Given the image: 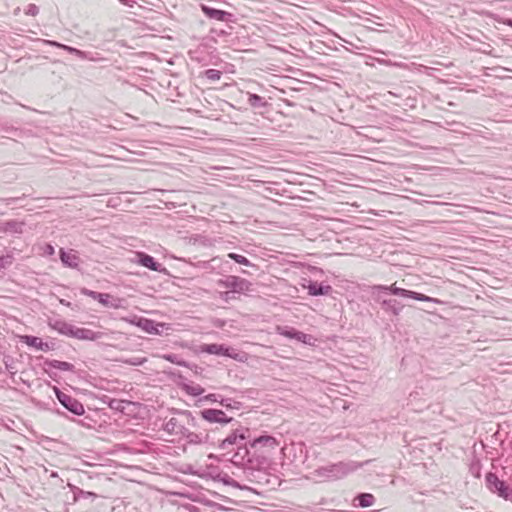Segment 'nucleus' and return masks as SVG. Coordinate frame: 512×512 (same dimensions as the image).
Wrapping results in <instances>:
<instances>
[{
    "mask_svg": "<svg viewBox=\"0 0 512 512\" xmlns=\"http://www.w3.org/2000/svg\"><path fill=\"white\" fill-rule=\"evenodd\" d=\"M45 366H48L50 368L58 369L61 371H74V365L66 362V361H60V360H46L44 362Z\"/></svg>",
    "mask_w": 512,
    "mask_h": 512,
    "instance_id": "25",
    "label": "nucleus"
},
{
    "mask_svg": "<svg viewBox=\"0 0 512 512\" xmlns=\"http://www.w3.org/2000/svg\"><path fill=\"white\" fill-rule=\"evenodd\" d=\"M503 23H504L505 25H507V26L512 27V19H505V20L503 21Z\"/></svg>",
    "mask_w": 512,
    "mask_h": 512,
    "instance_id": "44",
    "label": "nucleus"
},
{
    "mask_svg": "<svg viewBox=\"0 0 512 512\" xmlns=\"http://www.w3.org/2000/svg\"><path fill=\"white\" fill-rule=\"evenodd\" d=\"M183 390L190 396H200L204 393V388L199 384H184Z\"/></svg>",
    "mask_w": 512,
    "mask_h": 512,
    "instance_id": "28",
    "label": "nucleus"
},
{
    "mask_svg": "<svg viewBox=\"0 0 512 512\" xmlns=\"http://www.w3.org/2000/svg\"><path fill=\"white\" fill-rule=\"evenodd\" d=\"M248 103L253 108H261L267 105V102L258 94L248 93Z\"/></svg>",
    "mask_w": 512,
    "mask_h": 512,
    "instance_id": "27",
    "label": "nucleus"
},
{
    "mask_svg": "<svg viewBox=\"0 0 512 512\" xmlns=\"http://www.w3.org/2000/svg\"><path fill=\"white\" fill-rule=\"evenodd\" d=\"M18 200V198H6V199H1V201H4L6 204H12L14 202H16Z\"/></svg>",
    "mask_w": 512,
    "mask_h": 512,
    "instance_id": "43",
    "label": "nucleus"
},
{
    "mask_svg": "<svg viewBox=\"0 0 512 512\" xmlns=\"http://www.w3.org/2000/svg\"><path fill=\"white\" fill-rule=\"evenodd\" d=\"M227 257L234 260L238 264H241L244 266H252V263L249 261V259L243 255L231 252L227 255Z\"/></svg>",
    "mask_w": 512,
    "mask_h": 512,
    "instance_id": "30",
    "label": "nucleus"
},
{
    "mask_svg": "<svg viewBox=\"0 0 512 512\" xmlns=\"http://www.w3.org/2000/svg\"><path fill=\"white\" fill-rule=\"evenodd\" d=\"M131 323L136 324L138 327H141L144 331L150 334H158V326L159 324L155 323V321L147 318H139L137 322L130 321Z\"/></svg>",
    "mask_w": 512,
    "mask_h": 512,
    "instance_id": "24",
    "label": "nucleus"
},
{
    "mask_svg": "<svg viewBox=\"0 0 512 512\" xmlns=\"http://www.w3.org/2000/svg\"><path fill=\"white\" fill-rule=\"evenodd\" d=\"M232 462L239 465L251 463L252 459L250 456V450L247 446L246 441L243 444L236 446V451L231 458Z\"/></svg>",
    "mask_w": 512,
    "mask_h": 512,
    "instance_id": "16",
    "label": "nucleus"
},
{
    "mask_svg": "<svg viewBox=\"0 0 512 512\" xmlns=\"http://www.w3.org/2000/svg\"><path fill=\"white\" fill-rule=\"evenodd\" d=\"M43 251H44V254L48 255V256H52L55 253V249H54V247L51 244H46L44 246V250Z\"/></svg>",
    "mask_w": 512,
    "mask_h": 512,
    "instance_id": "41",
    "label": "nucleus"
},
{
    "mask_svg": "<svg viewBox=\"0 0 512 512\" xmlns=\"http://www.w3.org/2000/svg\"><path fill=\"white\" fill-rule=\"evenodd\" d=\"M362 466V463H356L353 461L338 462L319 467L314 471V474L322 480L336 481L346 477Z\"/></svg>",
    "mask_w": 512,
    "mask_h": 512,
    "instance_id": "2",
    "label": "nucleus"
},
{
    "mask_svg": "<svg viewBox=\"0 0 512 512\" xmlns=\"http://www.w3.org/2000/svg\"><path fill=\"white\" fill-rule=\"evenodd\" d=\"M121 4L126 5L128 7H133L136 4L135 0H118Z\"/></svg>",
    "mask_w": 512,
    "mask_h": 512,
    "instance_id": "42",
    "label": "nucleus"
},
{
    "mask_svg": "<svg viewBox=\"0 0 512 512\" xmlns=\"http://www.w3.org/2000/svg\"><path fill=\"white\" fill-rule=\"evenodd\" d=\"M133 262L155 272H166L165 267L145 252H136Z\"/></svg>",
    "mask_w": 512,
    "mask_h": 512,
    "instance_id": "12",
    "label": "nucleus"
},
{
    "mask_svg": "<svg viewBox=\"0 0 512 512\" xmlns=\"http://www.w3.org/2000/svg\"><path fill=\"white\" fill-rule=\"evenodd\" d=\"M204 75L211 81H218L221 78L222 72L217 69H208L204 72Z\"/></svg>",
    "mask_w": 512,
    "mask_h": 512,
    "instance_id": "33",
    "label": "nucleus"
},
{
    "mask_svg": "<svg viewBox=\"0 0 512 512\" xmlns=\"http://www.w3.org/2000/svg\"><path fill=\"white\" fill-rule=\"evenodd\" d=\"M60 259L62 263L69 268H77L79 265V257L77 254L66 252L63 248L60 249Z\"/></svg>",
    "mask_w": 512,
    "mask_h": 512,
    "instance_id": "22",
    "label": "nucleus"
},
{
    "mask_svg": "<svg viewBox=\"0 0 512 512\" xmlns=\"http://www.w3.org/2000/svg\"><path fill=\"white\" fill-rule=\"evenodd\" d=\"M202 352L212 354V355H219V356H227L232 359L237 360L239 354L236 352L235 349L230 348L228 346H225L223 344H205L201 347Z\"/></svg>",
    "mask_w": 512,
    "mask_h": 512,
    "instance_id": "11",
    "label": "nucleus"
},
{
    "mask_svg": "<svg viewBox=\"0 0 512 512\" xmlns=\"http://www.w3.org/2000/svg\"><path fill=\"white\" fill-rule=\"evenodd\" d=\"M276 332L279 335L285 336L290 339H296L297 341L305 344L310 343V340L312 338L310 335L305 334L289 326H277Z\"/></svg>",
    "mask_w": 512,
    "mask_h": 512,
    "instance_id": "14",
    "label": "nucleus"
},
{
    "mask_svg": "<svg viewBox=\"0 0 512 512\" xmlns=\"http://www.w3.org/2000/svg\"><path fill=\"white\" fill-rule=\"evenodd\" d=\"M371 293H372V296L374 297L375 301H377L381 305V308L386 313H391L395 316H398L401 313V311L404 307L403 304H401L396 299L383 298L381 296V293H390L392 295H396V296H400V297H404V298H411V299L423 301V302L435 301L433 298H431L427 295H424V294H421V293H418L415 291L407 290L404 288H399L395 284H392L390 286L374 285L371 287Z\"/></svg>",
    "mask_w": 512,
    "mask_h": 512,
    "instance_id": "1",
    "label": "nucleus"
},
{
    "mask_svg": "<svg viewBox=\"0 0 512 512\" xmlns=\"http://www.w3.org/2000/svg\"><path fill=\"white\" fill-rule=\"evenodd\" d=\"M70 488H71V492L73 494L74 502L80 501L82 499L94 501L98 497L97 494L94 492L84 491V490L80 489L79 487H76L73 485H70Z\"/></svg>",
    "mask_w": 512,
    "mask_h": 512,
    "instance_id": "23",
    "label": "nucleus"
},
{
    "mask_svg": "<svg viewBox=\"0 0 512 512\" xmlns=\"http://www.w3.org/2000/svg\"><path fill=\"white\" fill-rule=\"evenodd\" d=\"M48 324L53 330L57 331L58 333L71 337L74 325L61 319H50Z\"/></svg>",
    "mask_w": 512,
    "mask_h": 512,
    "instance_id": "18",
    "label": "nucleus"
},
{
    "mask_svg": "<svg viewBox=\"0 0 512 512\" xmlns=\"http://www.w3.org/2000/svg\"><path fill=\"white\" fill-rule=\"evenodd\" d=\"M355 501H358L355 506L366 508L374 504L375 497L370 493H360L356 496Z\"/></svg>",
    "mask_w": 512,
    "mask_h": 512,
    "instance_id": "26",
    "label": "nucleus"
},
{
    "mask_svg": "<svg viewBox=\"0 0 512 512\" xmlns=\"http://www.w3.org/2000/svg\"><path fill=\"white\" fill-rule=\"evenodd\" d=\"M24 227L25 223L23 221L10 220L0 222V231L5 233L21 234L23 233Z\"/></svg>",
    "mask_w": 512,
    "mask_h": 512,
    "instance_id": "19",
    "label": "nucleus"
},
{
    "mask_svg": "<svg viewBox=\"0 0 512 512\" xmlns=\"http://www.w3.org/2000/svg\"><path fill=\"white\" fill-rule=\"evenodd\" d=\"M250 436V429L244 426H238L224 438L219 444V449L222 451L231 452L234 446L243 444Z\"/></svg>",
    "mask_w": 512,
    "mask_h": 512,
    "instance_id": "4",
    "label": "nucleus"
},
{
    "mask_svg": "<svg viewBox=\"0 0 512 512\" xmlns=\"http://www.w3.org/2000/svg\"><path fill=\"white\" fill-rule=\"evenodd\" d=\"M200 415L203 420L207 421L209 424H219L226 425L231 423L234 419L233 417H229L223 410L207 408L200 411Z\"/></svg>",
    "mask_w": 512,
    "mask_h": 512,
    "instance_id": "7",
    "label": "nucleus"
},
{
    "mask_svg": "<svg viewBox=\"0 0 512 512\" xmlns=\"http://www.w3.org/2000/svg\"><path fill=\"white\" fill-rule=\"evenodd\" d=\"M44 43L46 45H49V46H53V47H57V48L63 49L65 51L69 52L70 54H73V55L77 56L80 59H85V60H89V61H93V62H97V61L100 60V57H98L97 53H91V52L82 51V50L77 49L75 47L68 46V45L59 43V42L54 41V40H44Z\"/></svg>",
    "mask_w": 512,
    "mask_h": 512,
    "instance_id": "8",
    "label": "nucleus"
},
{
    "mask_svg": "<svg viewBox=\"0 0 512 512\" xmlns=\"http://www.w3.org/2000/svg\"><path fill=\"white\" fill-rule=\"evenodd\" d=\"M94 300H97L99 303H101L105 307H110L114 309H119L123 307L124 300L121 298H113L108 293H99L96 292Z\"/></svg>",
    "mask_w": 512,
    "mask_h": 512,
    "instance_id": "17",
    "label": "nucleus"
},
{
    "mask_svg": "<svg viewBox=\"0 0 512 512\" xmlns=\"http://www.w3.org/2000/svg\"><path fill=\"white\" fill-rule=\"evenodd\" d=\"M195 426V417L188 410L177 411L176 415L163 424V430L169 435L181 437L187 428Z\"/></svg>",
    "mask_w": 512,
    "mask_h": 512,
    "instance_id": "3",
    "label": "nucleus"
},
{
    "mask_svg": "<svg viewBox=\"0 0 512 512\" xmlns=\"http://www.w3.org/2000/svg\"><path fill=\"white\" fill-rule=\"evenodd\" d=\"M181 437H184L188 440L190 443H200L202 442V437L194 432L190 431V428H187V431L185 434H183Z\"/></svg>",
    "mask_w": 512,
    "mask_h": 512,
    "instance_id": "32",
    "label": "nucleus"
},
{
    "mask_svg": "<svg viewBox=\"0 0 512 512\" xmlns=\"http://www.w3.org/2000/svg\"><path fill=\"white\" fill-rule=\"evenodd\" d=\"M109 407L111 409H115V410H122L123 409V402L120 401V400H117V399H112L109 402Z\"/></svg>",
    "mask_w": 512,
    "mask_h": 512,
    "instance_id": "37",
    "label": "nucleus"
},
{
    "mask_svg": "<svg viewBox=\"0 0 512 512\" xmlns=\"http://www.w3.org/2000/svg\"><path fill=\"white\" fill-rule=\"evenodd\" d=\"M221 398L222 397L219 394H215V393H210V394H207L206 396H204V400L213 402V403H219Z\"/></svg>",
    "mask_w": 512,
    "mask_h": 512,
    "instance_id": "36",
    "label": "nucleus"
},
{
    "mask_svg": "<svg viewBox=\"0 0 512 512\" xmlns=\"http://www.w3.org/2000/svg\"><path fill=\"white\" fill-rule=\"evenodd\" d=\"M470 471H471V473H472L475 477H477V478H479V477H480V466H479V464H478V463H477V464H472V465H471V467H470Z\"/></svg>",
    "mask_w": 512,
    "mask_h": 512,
    "instance_id": "40",
    "label": "nucleus"
},
{
    "mask_svg": "<svg viewBox=\"0 0 512 512\" xmlns=\"http://www.w3.org/2000/svg\"><path fill=\"white\" fill-rule=\"evenodd\" d=\"M223 482L226 484V485H230V486H233V487H240V485L235 481L233 480L231 477L229 476H226L223 478Z\"/></svg>",
    "mask_w": 512,
    "mask_h": 512,
    "instance_id": "38",
    "label": "nucleus"
},
{
    "mask_svg": "<svg viewBox=\"0 0 512 512\" xmlns=\"http://www.w3.org/2000/svg\"><path fill=\"white\" fill-rule=\"evenodd\" d=\"M307 289L311 296L328 295L332 291V287L330 285L312 281L307 286Z\"/></svg>",
    "mask_w": 512,
    "mask_h": 512,
    "instance_id": "20",
    "label": "nucleus"
},
{
    "mask_svg": "<svg viewBox=\"0 0 512 512\" xmlns=\"http://www.w3.org/2000/svg\"><path fill=\"white\" fill-rule=\"evenodd\" d=\"M25 13L30 16H36L39 13V8L35 4H29Z\"/></svg>",
    "mask_w": 512,
    "mask_h": 512,
    "instance_id": "35",
    "label": "nucleus"
},
{
    "mask_svg": "<svg viewBox=\"0 0 512 512\" xmlns=\"http://www.w3.org/2000/svg\"><path fill=\"white\" fill-rule=\"evenodd\" d=\"M61 303H62V304H64V305H66V306H70V303H69V302H66V301H64V300H61Z\"/></svg>",
    "mask_w": 512,
    "mask_h": 512,
    "instance_id": "45",
    "label": "nucleus"
},
{
    "mask_svg": "<svg viewBox=\"0 0 512 512\" xmlns=\"http://www.w3.org/2000/svg\"><path fill=\"white\" fill-rule=\"evenodd\" d=\"M250 448L259 450L264 449L265 452L275 450L280 446V441L270 435H261L249 442Z\"/></svg>",
    "mask_w": 512,
    "mask_h": 512,
    "instance_id": "9",
    "label": "nucleus"
},
{
    "mask_svg": "<svg viewBox=\"0 0 512 512\" xmlns=\"http://www.w3.org/2000/svg\"><path fill=\"white\" fill-rule=\"evenodd\" d=\"M57 400L71 413L81 416L85 413L83 404L76 398L62 392L59 388L54 387Z\"/></svg>",
    "mask_w": 512,
    "mask_h": 512,
    "instance_id": "6",
    "label": "nucleus"
},
{
    "mask_svg": "<svg viewBox=\"0 0 512 512\" xmlns=\"http://www.w3.org/2000/svg\"><path fill=\"white\" fill-rule=\"evenodd\" d=\"M22 342L41 351H48L50 349L47 342H43L41 338L36 336L25 335L22 337Z\"/></svg>",
    "mask_w": 512,
    "mask_h": 512,
    "instance_id": "21",
    "label": "nucleus"
},
{
    "mask_svg": "<svg viewBox=\"0 0 512 512\" xmlns=\"http://www.w3.org/2000/svg\"><path fill=\"white\" fill-rule=\"evenodd\" d=\"M220 284L237 293L248 291L251 286V283L248 280L233 275H229L225 279L221 280Z\"/></svg>",
    "mask_w": 512,
    "mask_h": 512,
    "instance_id": "10",
    "label": "nucleus"
},
{
    "mask_svg": "<svg viewBox=\"0 0 512 512\" xmlns=\"http://www.w3.org/2000/svg\"><path fill=\"white\" fill-rule=\"evenodd\" d=\"M201 9L205 16H207L209 19L226 23L234 21V15L230 12L216 9L207 5H201Z\"/></svg>",
    "mask_w": 512,
    "mask_h": 512,
    "instance_id": "13",
    "label": "nucleus"
},
{
    "mask_svg": "<svg viewBox=\"0 0 512 512\" xmlns=\"http://www.w3.org/2000/svg\"><path fill=\"white\" fill-rule=\"evenodd\" d=\"M103 337V333L99 331H93L91 329L87 328H79L76 326H73V331L71 338H76L79 340H89V341H95L99 340Z\"/></svg>",
    "mask_w": 512,
    "mask_h": 512,
    "instance_id": "15",
    "label": "nucleus"
},
{
    "mask_svg": "<svg viewBox=\"0 0 512 512\" xmlns=\"http://www.w3.org/2000/svg\"><path fill=\"white\" fill-rule=\"evenodd\" d=\"M486 484L488 489L497 493L498 496L505 500L512 499V488L505 481L500 480L495 473L489 472L486 475Z\"/></svg>",
    "mask_w": 512,
    "mask_h": 512,
    "instance_id": "5",
    "label": "nucleus"
},
{
    "mask_svg": "<svg viewBox=\"0 0 512 512\" xmlns=\"http://www.w3.org/2000/svg\"><path fill=\"white\" fill-rule=\"evenodd\" d=\"M14 261V257L12 254H6L0 256V273L3 272L6 268L12 265Z\"/></svg>",
    "mask_w": 512,
    "mask_h": 512,
    "instance_id": "31",
    "label": "nucleus"
},
{
    "mask_svg": "<svg viewBox=\"0 0 512 512\" xmlns=\"http://www.w3.org/2000/svg\"><path fill=\"white\" fill-rule=\"evenodd\" d=\"M80 293L82 295L88 296V297H90L92 299H94L95 295H96V291H92V290H89L87 288H81Z\"/></svg>",
    "mask_w": 512,
    "mask_h": 512,
    "instance_id": "39",
    "label": "nucleus"
},
{
    "mask_svg": "<svg viewBox=\"0 0 512 512\" xmlns=\"http://www.w3.org/2000/svg\"><path fill=\"white\" fill-rule=\"evenodd\" d=\"M164 358L174 364L180 365V366H186V362L182 360H178V356L175 354H168L165 355Z\"/></svg>",
    "mask_w": 512,
    "mask_h": 512,
    "instance_id": "34",
    "label": "nucleus"
},
{
    "mask_svg": "<svg viewBox=\"0 0 512 512\" xmlns=\"http://www.w3.org/2000/svg\"><path fill=\"white\" fill-rule=\"evenodd\" d=\"M219 404L226 409H235L239 410L242 407V403L240 401H236L232 398H221Z\"/></svg>",
    "mask_w": 512,
    "mask_h": 512,
    "instance_id": "29",
    "label": "nucleus"
}]
</instances>
